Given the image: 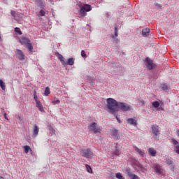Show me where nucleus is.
Wrapping results in <instances>:
<instances>
[{"instance_id":"f257e3e1","label":"nucleus","mask_w":179,"mask_h":179,"mask_svg":"<svg viewBox=\"0 0 179 179\" xmlns=\"http://www.w3.org/2000/svg\"><path fill=\"white\" fill-rule=\"evenodd\" d=\"M106 101L107 108L112 114L117 113L118 111V108L122 110V111H131V108H132L131 105L124 102H118L113 98H108Z\"/></svg>"},{"instance_id":"f03ea898","label":"nucleus","mask_w":179,"mask_h":179,"mask_svg":"<svg viewBox=\"0 0 179 179\" xmlns=\"http://www.w3.org/2000/svg\"><path fill=\"white\" fill-rule=\"evenodd\" d=\"M78 6L80 9L78 10V15L80 17L87 16V12L92 10V6L90 4H85L80 1L78 3Z\"/></svg>"},{"instance_id":"7ed1b4c3","label":"nucleus","mask_w":179,"mask_h":179,"mask_svg":"<svg viewBox=\"0 0 179 179\" xmlns=\"http://www.w3.org/2000/svg\"><path fill=\"white\" fill-rule=\"evenodd\" d=\"M152 169L154 170V173L157 174V176H164V173H163V168L160 165L155 164L152 165Z\"/></svg>"},{"instance_id":"20e7f679","label":"nucleus","mask_w":179,"mask_h":179,"mask_svg":"<svg viewBox=\"0 0 179 179\" xmlns=\"http://www.w3.org/2000/svg\"><path fill=\"white\" fill-rule=\"evenodd\" d=\"M145 64L149 71H152V69H155V68H156V64H155V63H153V60L150 59L149 57L145 59Z\"/></svg>"},{"instance_id":"39448f33","label":"nucleus","mask_w":179,"mask_h":179,"mask_svg":"<svg viewBox=\"0 0 179 179\" xmlns=\"http://www.w3.org/2000/svg\"><path fill=\"white\" fill-rule=\"evenodd\" d=\"M88 129H90V131H91L92 132H94V134H99L101 131V129L97 127V123L96 122H93L90 124L88 127Z\"/></svg>"},{"instance_id":"423d86ee","label":"nucleus","mask_w":179,"mask_h":179,"mask_svg":"<svg viewBox=\"0 0 179 179\" xmlns=\"http://www.w3.org/2000/svg\"><path fill=\"white\" fill-rule=\"evenodd\" d=\"M81 155L83 157H86V159H92L93 157V152L90 148L81 150Z\"/></svg>"},{"instance_id":"0eeeda50","label":"nucleus","mask_w":179,"mask_h":179,"mask_svg":"<svg viewBox=\"0 0 179 179\" xmlns=\"http://www.w3.org/2000/svg\"><path fill=\"white\" fill-rule=\"evenodd\" d=\"M152 134H153V137L155 139H157V136L160 134V130H159V126L157 124H153L151 127Z\"/></svg>"},{"instance_id":"6e6552de","label":"nucleus","mask_w":179,"mask_h":179,"mask_svg":"<svg viewBox=\"0 0 179 179\" xmlns=\"http://www.w3.org/2000/svg\"><path fill=\"white\" fill-rule=\"evenodd\" d=\"M15 55L17 58L20 59V61H24L26 58V55H24V53L20 49H17L15 52Z\"/></svg>"},{"instance_id":"1a4fd4ad","label":"nucleus","mask_w":179,"mask_h":179,"mask_svg":"<svg viewBox=\"0 0 179 179\" xmlns=\"http://www.w3.org/2000/svg\"><path fill=\"white\" fill-rule=\"evenodd\" d=\"M30 39H29V38H26V37H22L20 39V44H22V45H27V44H29L30 43Z\"/></svg>"},{"instance_id":"9d476101","label":"nucleus","mask_w":179,"mask_h":179,"mask_svg":"<svg viewBox=\"0 0 179 179\" xmlns=\"http://www.w3.org/2000/svg\"><path fill=\"white\" fill-rule=\"evenodd\" d=\"M111 136H113L114 139H120V134H118V130L117 129H113L111 130Z\"/></svg>"},{"instance_id":"9b49d317","label":"nucleus","mask_w":179,"mask_h":179,"mask_svg":"<svg viewBox=\"0 0 179 179\" xmlns=\"http://www.w3.org/2000/svg\"><path fill=\"white\" fill-rule=\"evenodd\" d=\"M127 124H129V125H133V127H136L138 125V121L134 118H128Z\"/></svg>"},{"instance_id":"f8f14e48","label":"nucleus","mask_w":179,"mask_h":179,"mask_svg":"<svg viewBox=\"0 0 179 179\" xmlns=\"http://www.w3.org/2000/svg\"><path fill=\"white\" fill-rule=\"evenodd\" d=\"M36 106L37 107V108H38V110H39V111H41V113H44V107H43V104L41 103V102L40 101H36Z\"/></svg>"},{"instance_id":"ddd939ff","label":"nucleus","mask_w":179,"mask_h":179,"mask_svg":"<svg viewBox=\"0 0 179 179\" xmlns=\"http://www.w3.org/2000/svg\"><path fill=\"white\" fill-rule=\"evenodd\" d=\"M150 33V29H149V28H145L142 30L143 37H148V36H149Z\"/></svg>"},{"instance_id":"4468645a","label":"nucleus","mask_w":179,"mask_h":179,"mask_svg":"<svg viewBox=\"0 0 179 179\" xmlns=\"http://www.w3.org/2000/svg\"><path fill=\"white\" fill-rule=\"evenodd\" d=\"M39 131H40V129L38 128V126H37V124H34V129H33L34 136H37V135H38Z\"/></svg>"},{"instance_id":"2eb2a0df","label":"nucleus","mask_w":179,"mask_h":179,"mask_svg":"<svg viewBox=\"0 0 179 179\" xmlns=\"http://www.w3.org/2000/svg\"><path fill=\"white\" fill-rule=\"evenodd\" d=\"M148 152L150 155V156H152V157H155L156 153H157V151L155 150L153 148H148Z\"/></svg>"},{"instance_id":"dca6fc26","label":"nucleus","mask_w":179,"mask_h":179,"mask_svg":"<svg viewBox=\"0 0 179 179\" xmlns=\"http://www.w3.org/2000/svg\"><path fill=\"white\" fill-rule=\"evenodd\" d=\"M58 58L61 62L62 64L64 66H66V62L65 61V58L64 57V56H62V55L59 54Z\"/></svg>"},{"instance_id":"f3484780","label":"nucleus","mask_w":179,"mask_h":179,"mask_svg":"<svg viewBox=\"0 0 179 179\" xmlns=\"http://www.w3.org/2000/svg\"><path fill=\"white\" fill-rule=\"evenodd\" d=\"M115 151L113 152V155L115 156H120V155H121V152H120V149H118V144L115 146Z\"/></svg>"},{"instance_id":"a211bd4d","label":"nucleus","mask_w":179,"mask_h":179,"mask_svg":"<svg viewBox=\"0 0 179 179\" xmlns=\"http://www.w3.org/2000/svg\"><path fill=\"white\" fill-rule=\"evenodd\" d=\"M25 45L27 48L29 50V52H33V50H34V48H33V45H31V42H29Z\"/></svg>"},{"instance_id":"6ab92c4d","label":"nucleus","mask_w":179,"mask_h":179,"mask_svg":"<svg viewBox=\"0 0 179 179\" xmlns=\"http://www.w3.org/2000/svg\"><path fill=\"white\" fill-rule=\"evenodd\" d=\"M135 150L137 152V153H138V155H140V156H142V157L145 156V152L142 151V150L139 149L138 147L135 148Z\"/></svg>"},{"instance_id":"aec40b11","label":"nucleus","mask_w":179,"mask_h":179,"mask_svg":"<svg viewBox=\"0 0 179 179\" xmlns=\"http://www.w3.org/2000/svg\"><path fill=\"white\" fill-rule=\"evenodd\" d=\"M75 64V60L73 59V58L71 57L69 58L67 62H66V66L67 65H73Z\"/></svg>"},{"instance_id":"412c9836","label":"nucleus","mask_w":179,"mask_h":179,"mask_svg":"<svg viewBox=\"0 0 179 179\" xmlns=\"http://www.w3.org/2000/svg\"><path fill=\"white\" fill-rule=\"evenodd\" d=\"M85 167L87 173H90V174H93V169H92V167L89 164H85Z\"/></svg>"},{"instance_id":"4be33fe9","label":"nucleus","mask_w":179,"mask_h":179,"mask_svg":"<svg viewBox=\"0 0 179 179\" xmlns=\"http://www.w3.org/2000/svg\"><path fill=\"white\" fill-rule=\"evenodd\" d=\"M159 106H160V103H159V101H156L152 102V107H154V108H159Z\"/></svg>"},{"instance_id":"5701e85b","label":"nucleus","mask_w":179,"mask_h":179,"mask_svg":"<svg viewBox=\"0 0 179 179\" xmlns=\"http://www.w3.org/2000/svg\"><path fill=\"white\" fill-rule=\"evenodd\" d=\"M0 87H1L2 90H5L6 89V85H5V83L2 80H0Z\"/></svg>"},{"instance_id":"b1692460","label":"nucleus","mask_w":179,"mask_h":179,"mask_svg":"<svg viewBox=\"0 0 179 179\" xmlns=\"http://www.w3.org/2000/svg\"><path fill=\"white\" fill-rule=\"evenodd\" d=\"M50 93H51V91L50 90V87H46L45 89V92H44L45 96H48L50 94Z\"/></svg>"},{"instance_id":"393cba45","label":"nucleus","mask_w":179,"mask_h":179,"mask_svg":"<svg viewBox=\"0 0 179 179\" xmlns=\"http://www.w3.org/2000/svg\"><path fill=\"white\" fill-rule=\"evenodd\" d=\"M29 150H31V148H30V146L29 145H24V151L25 153H29Z\"/></svg>"},{"instance_id":"a878e982","label":"nucleus","mask_w":179,"mask_h":179,"mask_svg":"<svg viewBox=\"0 0 179 179\" xmlns=\"http://www.w3.org/2000/svg\"><path fill=\"white\" fill-rule=\"evenodd\" d=\"M161 89L162 90H169V87L167 86V84L164 83L161 85Z\"/></svg>"},{"instance_id":"bb28decb","label":"nucleus","mask_w":179,"mask_h":179,"mask_svg":"<svg viewBox=\"0 0 179 179\" xmlns=\"http://www.w3.org/2000/svg\"><path fill=\"white\" fill-rule=\"evenodd\" d=\"M49 131H50V134H51L52 136V135H55V129H54V128L51 126L49 127Z\"/></svg>"},{"instance_id":"cd10ccee","label":"nucleus","mask_w":179,"mask_h":179,"mask_svg":"<svg viewBox=\"0 0 179 179\" xmlns=\"http://www.w3.org/2000/svg\"><path fill=\"white\" fill-rule=\"evenodd\" d=\"M116 178L117 179H125L124 176L121 174V173H116Z\"/></svg>"},{"instance_id":"c85d7f7f","label":"nucleus","mask_w":179,"mask_h":179,"mask_svg":"<svg viewBox=\"0 0 179 179\" xmlns=\"http://www.w3.org/2000/svg\"><path fill=\"white\" fill-rule=\"evenodd\" d=\"M10 13H11V15L13 17V19L15 20H17V18L16 17V11L11 10Z\"/></svg>"},{"instance_id":"c756f323","label":"nucleus","mask_w":179,"mask_h":179,"mask_svg":"<svg viewBox=\"0 0 179 179\" xmlns=\"http://www.w3.org/2000/svg\"><path fill=\"white\" fill-rule=\"evenodd\" d=\"M15 33H17L20 36H22V31L20 30V28L16 27L15 28Z\"/></svg>"},{"instance_id":"7c9ffc66","label":"nucleus","mask_w":179,"mask_h":179,"mask_svg":"<svg viewBox=\"0 0 179 179\" xmlns=\"http://www.w3.org/2000/svg\"><path fill=\"white\" fill-rule=\"evenodd\" d=\"M39 16H45V11L43 9H41L39 11Z\"/></svg>"},{"instance_id":"2f4dec72","label":"nucleus","mask_w":179,"mask_h":179,"mask_svg":"<svg viewBox=\"0 0 179 179\" xmlns=\"http://www.w3.org/2000/svg\"><path fill=\"white\" fill-rule=\"evenodd\" d=\"M36 2H38L40 3L41 8H43V9H44V3L41 0H36Z\"/></svg>"},{"instance_id":"473e14b6","label":"nucleus","mask_w":179,"mask_h":179,"mask_svg":"<svg viewBox=\"0 0 179 179\" xmlns=\"http://www.w3.org/2000/svg\"><path fill=\"white\" fill-rule=\"evenodd\" d=\"M174 152H176V153H178V155H179V145H176L174 147Z\"/></svg>"},{"instance_id":"72a5a7b5","label":"nucleus","mask_w":179,"mask_h":179,"mask_svg":"<svg viewBox=\"0 0 179 179\" xmlns=\"http://www.w3.org/2000/svg\"><path fill=\"white\" fill-rule=\"evenodd\" d=\"M172 142H173V144L175 146H177V145H179V144H178V141H177V140H176V139H174V138L172 139Z\"/></svg>"},{"instance_id":"f704fd0d","label":"nucleus","mask_w":179,"mask_h":179,"mask_svg":"<svg viewBox=\"0 0 179 179\" xmlns=\"http://www.w3.org/2000/svg\"><path fill=\"white\" fill-rule=\"evenodd\" d=\"M59 103H61V101H59V99H57V100H56V101H52V104H54V105H55V104H59Z\"/></svg>"},{"instance_id":"c9c22d12","label":"nucleus","mask_w":179,"mask_h":179,"mask_svg":"<svg viewBox=\"0 0 179 179\" xmlns=\"http://www.w3.org/2000/svg\"><path fill=\"white\" fill-rule=\"evenodd\" d=\"M166 162V164H169V166L173 164V161H171V159H167Z\"/></svg>"},{"instance_id":"e433bc0d","label":"nucleus","mask_w":179,"mask_h":179,"mask_svg":"<svg viewBox=\"0 0 179 179\" xmlns=\"http://www.w3.org/2000/svg\"><path fill=\"white\" fill-rule=\"evenodd\" d=\"M115 36L118 37V29H117V27H115Z\"/></svg>"},{"instance_id":"4c0bfd02","label":"nucleus","mask_w":179,"mask_h":179,"mask_svg":"<svg viewBox=\"0 0 179 179\" xmlns=\"http://www.w3.org/2000/svg\"><path fill=\"white\" fill-rule=\"evenodd\" d=\"M81 56L83 57H86V53L85 52V50L81 51Z\"/></svg>"},{"instance_id":"58836bf2","label":"nucleus","mask_w":179,"mask_h":179,"mask_svg":"<svg viewBox=\"0 0 179 179\" xmlns=\"http://www.w3.org/2000/svg\"><path fill=\"white\" fill-rule=\"evenodd\" d=\"M34 99L36 103L37 101H40L38 100V97H37V95H34Z\"/></svg>"},{"instance_id":"ea45409f","label":"nucleus","mask_w":179,"mask_h":179,"mask_svg":"<svg viewBox=\"0 0 179 179\" xmlns=\"http://www.w3.org/2000/svg\"><path fill=\"white\" fill-rule=\"evenodd\" d=\"M155 6H157V8H159L162 7V4L158 3H157L155 4Z\"/></svg>"},{"instance_id":"a19ab883","label":"nucleus","mask_w":179,"mask_h":179,"mask_svg":"<svg viewBox=\"0 0 179 179\" xmlns=\"http://www.w3.org/2000/svg\"><path fill=\"white\" fill-rule=\"evenodd\" d=\"M34 96H37V91L36 90L34 91Z\"/></svg>"},{"instance_id":"79ce46f5","label":"nucleus","mask_w":179,"mask_h":179,"mask_svg":"<svg viewBox=\"0 0 179 179\" xmlns=\"http://www.w3.org/2000/svg\"><path fill=\"white\" fill-rule=\"evenodd\" d=\"M4 118H5V120H8V116L6 115V113H4Z\"/></svg>"},{"instance_id":"37998d69","label":"nucleus","mask_w":179,"mask_h":179,"mask_svg":"<svg viewBox=\"0 0 179 179\" xmlns=\"http://www.w3.org/2000/svg\"><path fill=\"white\" fill-rule=\"evenodd\" d=\"M116 118H117L118 122H121V121L118 119V117H116Z\"/></svg>"},{"instance_id":"c03bdc74","label":"nucleus","mask_w":179,"mask_h":179,"mask_svg":"<svg viewBox=\"0 0 179 179\" xmlns=\"http://www.w3.org/2000/svg\"><path fill=\"white\" fill-rule=\"evenodd\" d=\"M142 104L145 103V101L143 100L141 101Z\"/></svg>"},{"instance_id":"a18cd8bd","label":"nucleus","mask_w":179,"mask_h":179,"mask_svg":"<svg viewBox=\"0 0 179 179\" xmlns=\"http://www.w3.org/2000/svg\"><path fill=\"white\" fill-rule=\"evenodd\" d=\"M0 41H2V37H1V35H0Z\"/></svg>"},{"instance_id":"49530a36","label":"nucleus","mask_w":179,"mask_h":179,"mask_svg":"<svg viewBox=\"0 0 179 179\" xmlns=\"http://www.w3.org/2000/svg\"><path fill=\"white\" fill-rule=\"evenodd\" d=\"M158 110H163V108H158Z\"/></svg>"},{"instance_id":"de8ad7c7","label":"nucleus","mask_w":179,"mask_h":179,"mask_svg":"<svg viewBox=\"0 0 179 179\" xmlns=\"http://www.w3.org/2000/svg\"><path fill=\"white\" fill-rule=\"evenodd\" d=\"M0 178H1V179H3V177H2V176H0Z\"/></svg>"},{"instance_id":"09e8293b","label":"nucleus","mask_w":179,"mask_h":179,"mask_svg":"<svg viewBox=\"0 0 179 179\" xmlns=\"http://www.w3.org/2000/svg\"><path fill=\"white\" fill-rule=\"evenodd\" d=\"M112 38H114V36H112Z\"/></svg>"},{"instance_id":"8fccbe9b","label":"nucleus","mask_w":179,"mask_h":179,"mask_svg":"<svg viewBox=\"0 0 179 179\" xmlns=\"http://www.w3.org/2000/svg\"><path fill=\"white\" fill-rule=\"evenodd\" d=\"M0 129H1V125H0Z\"/></svg>"}]
</instances>
